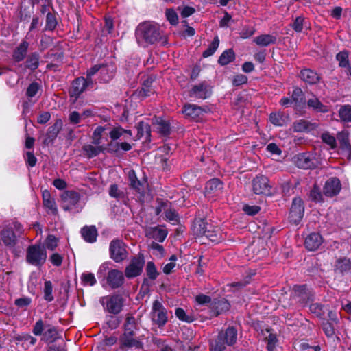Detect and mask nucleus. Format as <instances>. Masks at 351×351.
Returning <instances> with one entry per match:
<instances>
[{"mask_svg":"<svg viewBox=\"0 0 351 351\" xmlns=\"http://www.w3.org/2000/svg\"><path fill=\"white\" fill-rule=\"evenodd\" d=\"M193 232L197 237L205 236L212 242L218 243L223 239L221 230L217 226L208 223L202 218H195Z\"/></svg>","mask_w":351,"mask_h":351,"instance_id":"f03ea898","label":"nucleus"},{"mask_svg":"<svg viewBox=\"0 0 351 351\" xmlns=\"http://www.w3.org/2000/svg\"><path fill=\"white\" fill-rule=\"evenodd\" d=\"M322 326L324 332L328 337H332L335 335V328L331 322L328 321L323 322Z\"/></svg>","mask_w":351,"mask_h":351,"instance_id":"0e129e2a","label":"nucleus"},{"mask_svg":"<svg viewBox=\"0 0 351 351\" xmlns=\"http://www.w3.org/2000/svg\"><path fill=\"white\" fill-rule=\"evenodd\" d=\"M293 130L295 132H305L313 129V125L309 121L304 119L295 121L293 123Z\"/></svg>","mask_w":351,"mask_h":351,"instance_id":"c9c22d12","label":"nucleus"},{"mask_svg":"<svg viewBox=\"0 0 351 351\" xmlns=\"http://www.w3.org/2000/svg\"><path fill=\"white\" fill-rule=\"evenodd\" d=\"M211 95V90L206 82L194 85L189 91V96L197 99H206Z\"/></svg>","mask_w":351,"mask_h":351,"instance_id":"2eb2a0df","label":"nucleus"},{"mask_svg":"<svg viewBox=\"0 0 351 351\" xmlns=\"http://www.w3.org/2000/svg\"><path fill=\"white\" fill-rule=\"evenodd\" d=\"M351 268L350 259L341 258L337 260L335 271L341 274L348 271Z\"/></svg>","mask_w":351,"mask_h":351,"instance_id":"e433bc0d","label":"nucleus"},{"mask_svg":"<svg viewBox=\"0 0 351 351\" xmlns=\"http://www.w3.org/2000/svg\"><path fill=\"white\" fill-rule=\"evenodd\" d=\"M336 60L339 62V66L342 68H348L349 53L346 50L341 51L336 55Z\"/></svg>","mask_w":351,"mask_h":351,"instance_id":"de8ad7c7","label":"nucleus"},{"mask_svg":"<svg viewBox=\"0 0 351 351\" xmlns=\"http://www.w3.org/2000/svg\"><path fill=\"white\" fill-rule=\"evenodd\" d=\"M47 330L43 333L42 339L47 343H53L58 338V332L57 328L51 325L46 326Z\"/></svg>","mask_w":351,"mask_h":351,"instance_id":"473e14b6","label":"nucleus"},{"mask_svg":"<svg viewBox=\"0 0 351 351\" xmlns=\"http://www.w3.org/2000/svg\"><path fill=\"white\" fill-rule=\"evenodd\" d=\"M252 190L257 195H269L271 193V186L267 177L259 175L252 180Z\"/></svg>","mask_w":351,"mask_h":351,"instance_id":"f8f14e48","label":"nucleus"},{"mask_svg":"<svg viewBox=\"0 0 351 351\" xmlns=\"http://www.w3.org/2000/svg\"><path fill=\"white\" fill-rule=\"evenodd\" d=\"M63 122L62 119H58L56 120L54 123L50 126L46 134L45 138L43 140V144L45 145H49V144H52L54 140L56 138L58 134L62 129Z\"/></svg>","mask_w":351,"mask_h":351,"instance_id":"f3484780","label":"nucleus"},{"mask_svg":"<svg viewBox=\"0 0 351 351\" xmlns=\"http://www.w3.org/2000/svg\"><path fill=\"white\" fill-rule=\"evenodd\" d=\"M124 330L134 332L138 329L136 319L132 315H127L123 325Z\"/></svg>","mask_w":351,"mask_h":351,"instance_id":"8fccbe9b","label":"nucleus"},{"mask_svg":"<svg viewBox=\"0 0 351 351\" xmlns=\"http://www.w3.org/2000/svg\"><path fill=\"white\" fill-rule=\"evenodd\" d=\"M136 38L138 43L142 45L157 43L162 46L168 44L167 36L163 34L158 25L149 21L141 23L137 26Z\"/></svg>","mask_w":351,"mask_h":351,"instance_id":"f257e3e1","label":"nucleus"},{"mask_svg":"<svg viewBox=\"0 0 351 351\" xmlns=\"http://www.w3.org/2000/svg\"><path fill=\"white\" fill-rule=\"evenodd\" d=\"M27 263L36 266L40 267L46 261L47 252L44 247L40 245H29L26 250Z\"/></svg>","mask_w":351,"mask_h":351,"instance_id":"7ed1b4c3","label":"nucleus"},{"mask_svg":"<svg viewBox=\"0 0 351 351\" xmlns=\"http://www.w3.org/2000/svg\"><path fill=\"white\" fill-rule=\"evenodd\" d=\"M57 20L54 14L48 12L46 16V25L45 29L49 31H53L57 26Z\"/></svg>","mask_w":351,"mask_h":351,"instance_id":"6e6d98bb","label":"nucleus"},{"mask_svg":"<svg viewBox=\"0 0 351 351\" xmlns=\"http://www.w3.org/2000/svg\"><path fill=\"white\" fill-rule=\"evenodd\" d=\"M230 307V305L229 302L224 298L215 300L210 304V308L215 316L228 311Z\"/></svg>","mask_w":351,"mask_h":351,"instance_id":"393cba45","label":"nucleus"},{"mask_svg":"<svg viewBox=\"0 0 351 351\" xmlns=\"http://www.w3.org/2000/svg\"><path fill=\"white\" fill-rule=\"evenodd\" d=\"M109 252L110 258L118 263L125 260L128 255L125 244L120 239H113L110 242Z\"/></svg>","mask_w":351,"mask_h":351,"instance_id":"6e6552de","label":"nucleus"},{"mask_svg":"<svg viewBox=\"0 0 351 351\" xmlns=\"http://www.w3.org/2000/svg\"><path fill=\"white\" fill-rule=\"evenodd\" d=\"M81 235L87 243H93L97 241L98 232L95 226H85L80 230Z\"/></svg>","mask_w":351,"mask_h":351,"instance_id":"5701e85b","label":"nucleus"},{"mask_svg":"<svg viewBox=\"0 0 351 351\" xmlns=\"http://www.w3.org/2000/svg\"><path fill=\"white\" fill-rule=\"evenodd\" d=\"M28 47L29 43L26 40H23L13 51L12 57L14 60L17 62L23 61L27 56Z\"/></svg>","mask_w":351,"mask_h":351,"instance_id":"c85d7f7f","label":"nucleus"},{"mask_svg":"<svg viewBox=\"0 0 351 351\" xmlns=\"http://www.w3.org/2000/svg\"><path fill=\"white\" fill-rule=\"evenodd\" d=\"M104 310L111 314H118L123 308V299L119 294H114L103 297L100 300Z\"/></svg>","mask_w":351,"mask_h":351,"instance_id":"20e7f679","label":"nucleus"},{"mask_svg":"<svg viewBox=\"0 0 351 351\" xmlns=\"http://www.w3.org/2000/svg\"><path fill=\"white\" fill-rule=\"evenodd\" d=\"M277 38L273 34H261L254 38V42L260 47H267L276 43Z\"/></svg>","mask_w":351,"mask_h":351,"instance_id":"7c9ffc66","label":"nucleus"},{"mask_svg":"<svg viewBox=\"0 0 351 351\" xmlns=\"http://www.w3.org/2000/svg\"><path fill=\"white\" fill-rule=\"evenodd\" d=\"M304 207L302 199L295 197L293 199L289 212V221L293 224H298L303 218Z\"/></svg>","mask_w":351,"mask_h":351,"instance_id":"9b49d317","label":"nucleus"},{"mask_svg":"<svg viewBox=\"0 0 351 351\" xmlns=\"http://www.w3.org/2000/svg\"><path fill=\"white\" fill-rule=\"evenodd\" d=\"M157 131L165 136L169 135L171 132V126L169 121L159 119L156 123Z\"/></svg>","mask_w":351,"mask_h":351,"instance_id":"c03bdc74","label":"nucleus"},{"mask_svg":"<svg viewBox=\"0 0 351 351\" xmlns=\"http://www.w3.org/2000/svg\"><path fill=\"white\" fill-rule=\"evenodd\" d=\"M223 183L218 178L208 180L205 186V193L208 195H217L222 192Z\"/></svg>","mask_w":351,"mask_h":351,"instance_id":"412c9836","label":"nucleus"},{"mask_svg":"<svg viewBox=\"0 0 351 351\" xmlns=\"http://www.w3.org/2000/svg\"><path fill=\"white\" fill-rule=\"evenodd\" d=\"M44 207L47 209V212L49 214H52L53 215H57L58 213V208L53 198H51L49 200L46 201L43 203Z\"/></svg>","mask_w":351,"mask_h":351,"instance_id":"4d7b16f0","label":"nucleus"},{"mask_svg":"<svg viewBox=\"0 0 351 351\" xmlns=\"http://www.w3.org/2000/svg\"><path fill=\"white\" fill-rule=\"evenodd\" d=\"M306 23L304 17L302 16H299L293 20V22L291 24V26L295 32L300 33L302 31L303 27L304 25H306Z\"/></svg>","mask_w":351,"mask_h":351,"instance_id":"3c124183","label":"nucleus"},{"mask_svg":"<svg viewBox=\"0 0 351 351\" xmlns=\"http://www.w3.org/2000/svg\"><path fill=\"white\" fill-rule=\"evenodd\" d=\"M167 235V231L159 226L149 228L146 230V237L158 242H162Z\"/></svg>","mask_w":351,"mask_h":351,"instance_id":"b1692460","label":"nucleus"},{"mask_svg":"<svg viewBox=\"0 0 351 351\" xmlns=\"http://www.w3.org/2000/svg\"><path fill=\"white\" fill-rule=\"evenodd\" d=\"M89 82L85 80L84 77H78L75 78L71 83L69 90L70 100L75 103L80 98V95L85 92L88 88H93Z\"/></svg>","mask_w":351,"mask_h":351,"instance_id":"0eeeda50","label":"nucleus"},{"mask_svg":"<svg viewBox=\"0 0 351 351\" xmlns=\"http://www.w3.org/2000/svg\"><path fill=\"white\" fill-rule=\"evenodd\" d=\"M136 129L138 138H141L144 136L149 137L151 135L150 125L147 123L140 121L136 125Z\"/></svg>","mask_w":351,"mask_h":351,"instance_id":"a18cd8bd","label":"nucleus"},{"mask_svg":"<svg viewBox=\"0 0 351 351\" xmlns=\"http://www.w3.org/2000/svg\"><path fill=\"white\" fill-rule=\"evenodd\" d=\"M81 280L84 285L93 286L97 280L93 273L85 272L82 274Z\"/></svg>","mask_w":351,"mask_h":351,"instance_id":"13d9d810","label":"nucleus"},{"mask_svg":"<svg viewBox=\"0 0 351 351\" xmlns=\"http://www.w3.org/2000/svg\"><path fill=\"white\" fill-rule=\"evenodd\" d=\"M339 115L343 122H351V106L343 105L339 110Z\"/></svg>","mask_w":351,"mask_h":351,"instance_id":"09e8293b","label":"nucleus"},{"mask_svg":"<svg viewBox=\"0 0 351 351\" xmlns=\"http://www.w3.org/2000/svg\"><path fill=\"white\" fill-rule=\"evenodd\" d=\"M322 242V237L318 233H311L305 239L304 245L309 251L317 250Z\"/></svg>","mask_w":351,"mask_h":351,"instance_id":"a878e982","label":"nucleus"},{"mask_svg":"<svg viewBox=\"0 0 351 351\" xmlns=\"http://www.w3.org/2000/svg\"><path fill=\"white\" fill-rule=\"evenodd\" d=\"M319 163L318 159L311 153H301L297 156L296 165L300 168L313 169L317 167Z\"/></svg>","mask_w":351,"mask_h":351,"instance_id":"ddd939ff","label":"nucleus"},{"mask_svg":"<svg viewBox=\"0 0 351 351\" xmlns=\"http://www.w3.org/2000/svg\"><path fill=\"white\" fill-rule=\"evenodd\" d=\"M84 154L88 158H92L104 152L106 148L103 146H94L90 144L85 145L82 147Z\"/></svg>","mask_w":351,"mask_h":351,"instance_id":"72a5a7b5","label":"nucleus"},{"mask_svg":"<svg viewBox=\"0 0 351 351\" xmlns=\"http://www.w3.org/2000/svg\"><path fill=\"white\" fill-rule=\"evenodd\" d=\"M309 311L311 313L314 314L318 317H322L324 312L323 311V306L318 303H313L309 306Z\"/></svg>","mask_w":351,"mask_h":351,"instance_id":"69168bd1","label":"nucleus"},{"mask_svg":"<svg viewBox=\"0 0 351 351\" xmlns=\"http://www.w3.org/2000/svg\"><path fill=\"white\" fill-rule=\"evenodd\" d=\"M308 107L319 112H326L328 111V107L324 104L315 97H313L307 101Z\"/></svg>","mask_w":351,"mask_h":351,"instance_id":"a19ab883","label":"nucleus"},{"mask_svg":"<svg viewBox=\"0 0 351 351\" xmlns=\"http://www.w3.org/2000/svg\"><path fill=\"white\" fill-rule=\"evenodd\" d=\"M145 271L148 278L152 280H156L159 275L154 263L152 261L147 262Z\"/></svg>","mask_w":351,"mask_h":351,"instance_id":"603ef678","label":"nucleus"},{"mask_svg":"<svg viewBox=\"0 0 351 351\" xmlns=\"http://www.w3.org/2000/svg\"><path fill=\"white\" fill-rule=\"evenodd\" d=\"M235 58V54L232 49L224 51L219 56L218 62L222 66L227 65L230 62H232Z\"/></svg>","mask_w":351,"mask_h":351,"instance_id":"58836bf2","label":"nucleus"},{"mask_svg":"<svg viewBox=\"0 0 351 351\" xmlns=\"http://www.w3.org/2000/svg\"><path fill=\"white\" fill-rule=\"evenodd\" d=\"M40 64V55L37 52H33L27 56L24 64L19 65V69L21 73H25L27 69L32 71L36 70Z\"/></svg>","mask_w":351,"mask_h":351,"instance_id":"dca6fc26","label":"nucleus"},{"mask_svg":"<svg viewBox=\"0 0 351 351\" xmlns=\"http://www.w3.org/2000/svg\"><path fill=\"white\" fill-rule=\"evenodd\" d=\"M0 235L1 241L8 247H14L17 243L16 234L12 228H7L3 229L1 232Z\"/></svg>","mask_w":351,"mask_h":351,"instance_id":"4be33fe9","label":"nucleus"},{"mask_svg":"<svg viewBox=\"0 0 351 351\" xmlns=\"http://www.w3.org/2000/svg\"><path fill=\"white\" fill-rule=\"evenodd\" d=\"M341 189L339 180L332 177L329 178L324 186L323 192L326 196L333 197L337 195Z\"/></svg>","mask_w":351,"mask_h":351,"instance_id":"a211bd4d","label":"nucleus"},{"mask_svg":"<svg viewBox=\"0 0 351 351\" xmlns=\"http://www.w3.org/2000/svg\"><path fill=\"white\" fill-rule=\"evenodd\" d=\"M291 99L296 106H300L304 103V94L300 88H293Z\"/></svg>","mask_w":351,"mask_h":351,"instance_id":"79ce46f5","label":"nucleus"},{"mask_svg":"<svg viewBox=\"0 0 351 351\" xmlns=\"http://www.w3.org/2000/svg\"><path fill=\"white\" fill-rule=\"evenodd\" d=\"M226 342L218 334L216 339L210 344V351H224L226 350Z\"/></svg>","mask_w":351,"mask_h":351,"instance_id":"5fc2aeb1","label":"nucleus"},{"mask_svg":"<svg viewBox=\"0 0 351 351\" xmlns=\"http://www.w3.org/2000/svg\"><path fill=\"white\" fill-rule=\"evenodd\" d=\"M128 178L132 188L134 189L138 193L143 191V187L141 182L138 180L136 173L134 170H130L128 173Z\"/></svg>","mask_w":351,"mask_h":351,"instance_id":"37998d69","label":"nucleus"},{"mask_svg":"<svg viewBox=\"0 0 351 351\" xmlns=\"http://www.w3.org/2000/svg\"><path fill=\"white\" fill-rule=\"evenodd\" d=\"M337 139L339 142L341 149L350 152L349 158L351 160V145L349 142V136L347 132H340L337 135Z\"/></svg>","mask_w":351,"mask_h":351,"instance_id":"f704fd0d","label":"nucleus"},{"mask_svg":"<svg viewBox=\"0 0 351 351\" xmlns=\"http://www.w3.org/2000/svg\"><path fill=\"white\" fill-rule=\"evenodd\" d=\"M43 298L47 302H51L54 300L53 295V285L50 280H46L43 287Z\"/></svg>","mask_w":351,"mask_h":351,"instance_id":"49530a36","label":"nucleus"},{"mask_svg":"<svg viewBox=\"0 0 351 351\" xmlns=\"http://www.w3.org/2000/svg\"><path fill=\"white\" fill-rule=\"evenodd\" d=\"M219 335L228 346H232L237 341V331L234 327H228L225 331L219 332Z\"/></svg>","mask_w":351,"mask_h":351,"instance_id":"cd10ccee","label":"nucleus"},{"mask_svg":"<svg viewBox=\"0 0 351 351\" xmlns=\"http://www.w3.org/2000/svg\"><path fill=\"white\" fill-rule=\"evenodd\" d=\"M80 195L74 191H64L60 195L62 208L65 211H71L77 208L80 200Z\"/></svg>","mask_w":351,"mask_h":351,"instance_id":"9d476101","label":"nucleus"},{"mask_svg":"<svg viewBox=\"0 0 351 351\" xmlns=\"http://www.w3.org/2000/svg\"><path fill=\"white\" fill-rule=\"evenodd\" d=\"M150 317L152 322L159 328L163 327L168 321L167 311L163 304L158 300L152 304Z\"/></svg>","mask_w":351,"mask_h":351,"instance_id":"39448f33","label":"nucleus"},{"mask_svg":"<svg viewBox=\"0 0 351 351\" xmlns=\"http://www.w3.org/2000/svg\"><path fill=\"white\" fill-rule=\"evenodd\" d=\"M154 79L148 77L145 80L141 89L138 90V95L143 97H147L156 93L155 88L153 86Z\"/></svg>","mask_w":351,"mask_h":351,"instance_id":"c756f323","label":"nucleus"},{"mask_svg":"<svg viewBox=\"0 0 351 351\" xmlns=\"http://www.w3.org/2000/svg\"><path fill=\"white\" fill-rule=\"evenodd\" d=\"M145 265V259L142 254L133 257L129 265L125 269V275L128 278L138 276L143 271Z\"/></svg>","mask_w":351,"mask_h":351,"instance_id":"1a4fd4ad","label":"nucleus"},{"mask_svg":"<svg viewBox=\"0 0 351 351\" xmlns=\"http://www.w3.org/2000/svg\"><path fill=\"white\" fill-rule=\"evenodd\" d=\"M165 16L168 21L173 25H176L178 23V16L176 11L173 9H167Z\"/></svg>","mask_w":351,"mask_h":351,"instance_id":"e2e57ef3","label":"nucleus"},{"mask_svg":"<svg viewBox=\"0 0 351 351\" xmlns=\"http://www.w3.org/2000/svg\"><path fill=\"white\" fill-rule=\"evenodd\" d=\"M106 282L112 289L120 288L125 282L123 272L117 269H110L106 276Z\"/></svg>","mask_w":351,"mask_h":351,"instance_id":"4468645a","label":"nucleus"},{"mask_svg":"<svg viewBox=\"0 0 351 351\" xmlns=\"http://www.w3.org/2000/svg\"><path fill=\"white\" fill-rule=\"evenodd\" d=\"M300 77L304 82L309 84H315L319 81V75L310 69H302L300 73Z\"/></svg>","mask_w":351,"mask_h":351,"instance_id":"bb28decb","label":"nucleus"},{"mask_svg":"<svg viewBox=\"0 0 351 351\" xmlns=\"http://www.w3.org/2000/svg\"><path fill=\"white\" fill-rule=\"evenodd\" d=\"M176 316L182 322L191 323L196 320V316L193 313L187 314L182 308H177L175 311Z\"/></svg>","mask_w":351,"mask_h":351,"instance_id":"ea45409f","label":"nucleus"},{"mask_svg":"<svg viewBox=\"0 0 351 351\" xmlns=\"http://www.w3.org/2000/svg\"><path fill=\"white\" fill-rule=\"evenodd\" d=\"M291 298L295 302L304 306L313 300V294L306 285H295L291 293Z\"/></svg>","mask_w":351,"mask_h":351,"instance_id":"423d86ee","label":"nucleus"},{"mask_svg":"<svg viewBox=\"0 0 351 351\" xmlns=\"http://www.w3.org/2000/svg\"><path fill=\"white\" fill-rule=\"evenodd\" d=\"M109 195L110 197L118 199H123L125 196L123 191L119 190L117 184H112L110 186Z\"/></svg>","mask_w":351,"mask_h":351,"instance_id":"052dcab7","label":"nucleus"},{"mask_svg":"<svg viewBox=\"0 0 351 351\" xmlns=\"http://www.w3.org/2000/svg\"><path fill=\"white\" fill-rule=\"evenodd\" d=\"M182 112L188 117L198 121L202 119L206 110L195 104H186L182 108Z\"/></svg>","mask_w":351,"mask_h":351,"instance_id":"6ab92c4d","label":"nucleus"},{"mask_svg":"<svg viewBox=\"0 0 351 351\" xmlns=\"http://www.w3.org/2000/svg\"><path fill=\"white\" fill-rule=\"evenodd\" d=\"M219 45V39L216 36L208 47L203 52V57L208 58L212 56L217 50Z\"/></svg>","mask_w":351,"mask_h":351,"instance_id":"864d4df0","label":"nucleus"},{"mask_svg":"<svg viewBox=\"0 0 351 351\" xmlns=\"http://www.w3.org/2000/svg\"><path fill=\"white\" fill-rule=\"evenodd\" d=\"M101 69V64H95L86 71V77H85V80H86L89 84H90L92 86H93L94 81L92 78V77L95 75L96 73H99Z\"/></svg>","mask_w":351,"mask_h":351,"instance_id":"bf43d9fd","label":"nucleus"},{"mask_svg":"<svg viewBox=\"0 0 351 351\" xmlns=\"http://www.w3.org/2000/svg\"><path fill=\"white\" fill-rule=\"evenodd\" d=\"M321 138L323 141V142L328 145L331 149H334L336 147V139L333 136L330 135L329 133L326 132L322 134Z\"/></svg>","mask_w":351,"mask_h":351,"instance_id":"774afa93","label":"nucleus"},{"mask_svg":"<svg viewBox=\"0 0 351 351\" xmlns=\"http://www.w3.org/2000/svg\"><path fill=\"white\" fill-rule=\"evenodd\" d=\"M120 343L121 348L140 349L143 346V343L134 337H120Z\"/></svg>","mask_w":351,"mask_h":351,"instance_id":"2f4dec72","label":"nucleus"},{"mask_svg":"<svg viewBox=\"0 0 351 351\" xmlns=\"http://www.w3.org/2000/svg\"><path fill=\"white\" fill-rule=\"evenodd\" d=\"M32 303V299L29 297H23L14 300V304L19 308H27Z\"/></svg>","mask_w":351,"mask_h":351,"instance_id":"680f3d73","label":"nucleus"},{"mask_svg":"<svg viewBox=\"0 0 351 351\" xmlns=\"http://www.w3.org/2000/svg\"><path fill=\"white\" fill-rule=\"evenodd\" d=\"M288 117L282 112H272L269 115L270 122L276 126H283L287 123Z\"/></svg>","mask_w":351,"mask_h":351,"instance_id":"4c0bfd02","label":"nucleus"},{"mask_svg":"<svg viewBox=\"0 0 351 351\" xmlns=\"http://www.w3.org/2000/svg\"><path fill=\"white\" fill-rule=\"evenodd\" d=\"M45 328L46 326L44 324L43 321L42 319H39L35 323L32 329V332L36 336H43L45 332L44 329Z\"/></svg>","mask_w":351,"mask_h":351,"instance_id":"338daca9","label":"nucleus"},{"mask_svg":"<svg viewBox=\"0 0 351 351\" xmlns=\"http://www.w3.org/2000/svg\"><path fill=\"white\" fill-rule=\"evenodd\" d=\"M116 72V66L114 64H101L99 79L100 82L108 83L114 77Z\"/></svg>","mask_w":351,"mask_h":351,"instance_id":"aec40b11","label":"nucleus"}]
</instances>
